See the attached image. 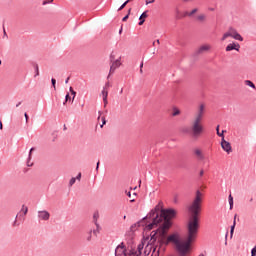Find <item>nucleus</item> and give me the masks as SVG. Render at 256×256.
Wrapping results in <instances>:
<instances>
[{
  "label": "nucleus",
  "instance_id": "79ce46f5",
  "mask_svg": "<svg viewBox=\"0 0 256 256\" xmlns=\"http://www.w3.org/2000/svg\"><path fill=\"white\" fill-rule=\"evenodd\" d=\"M103 103H104V107H107V103H109L107 101V94H105V96L103 97Z\"/></svg>",
  "mask_w": 256,
  "mask_h": 256
},
{
  "label": "nucleus",
  "instance_id": "680f3d73",
  "mask_svg": "<svg viewBox=\"0 0 256 256\" xmlns=\"http://www.w3.org/2000/svg\"><path fill=\"white\" fill-rule=\"evenodd\" d=\"M28 211H29V208L25 207V209H24V215H27Z\"/></svg>",
  "mask_w": 256,
  "mask_h": 256
},
{
  "label": "nucleus",
  "instance_id": "3c124183",
  "mask_svg": "<svg viewBox=\"0 0 256 256\" xmlns=\"http://www.w3.org/2000/svg\"><path fill=\"white\" fill-rule=\"evenodd\" d=\"M145 3L146 5H151V3H155V0H146Z\"/></svg>",
  "mask_w": 256,
  "mask_h": 256
},
{
  "label": "nucleus",
  "instance_id": "f8f14e48",
  "mask_svg": "<svg viewBox=\"0 0 256 256\" xmlns=\"http://www.w3.org/2000/svg\"><path fill=\"white\" fill-rule=\"evenodd\" d=\"M145 241H149V236H143L141 243L138 244V246H137V251H138L137 253L138 254H136L137 256L142 255L143 248L145 247Z\"/></svg>",
  "mask_w": 256,
  "mask_h": 256
},
{
  "label": "nucleus",
  "instance_id": "72a5a7b5",
  "mask_svg": "<svg viewBox=\"0 0 256 256\" xmlns=\"http://www.w3.org/2000/svg\"><path fill=\"white\" fill-rule=\"evenodd\" d=\"M202 117H203V115L198 114L197 117H196V119H195V121H194V123H201Z\"/></svg>",
  "mask_w": 256,
  "mask_h": 256
},
{
  "label": "nucleus",
  "instance_id": "473e14b6",
  "mask_svg": "<svg viewBox=\"0 0 256 256\" xmlns=\"http://www.w3.org/2000/svg\"><path fill=\"white\" fill-rule=\"evenodd\" d=\"M77 181V178H75V177H72L71 179H70V181H69V186L70 187H73V185H75V182Z\"/></svg>",
  "mask_w": 256,
  "mask_h": 256
},
{
  "label": "nucleus",
  "instance_id": "393cba45",
  "mask_svg": "<svg viewBox=\"0 0 256 256\" xmlns=\"http://www.w3.org/2000/svg\"><path fill=\"white\" fill-rule=\"evenodd\" d=\"M97 219H99V212H95L93 215L94 223H95L97 229H99V223L97 222Z\"/></svg>",
  "mask_w": 256,
  "mask_h": 256
},
{
  "label": "nucleus",
  "instance_id": "0e129e2a",
  "mask_svg": "<svg viewBox=\"0 0 256 256\" xmlns=\"http://www.w3.org/2000/svg\"><path fill=\"white\" fill-rule=\"evenodd\" d=\"M97 232H98V230H97V229L92 230V233H94V235H97Z\"/></svg>",
  "mask_w": 256,
  "mask_h": 256
},
{
  "label": "nucleus",
  "instance_id": "4c0bfd02",
  "mask_svg": "<svg viewBox=\"0 0 256 256\" xmlns=\"http://www.w3.org/2000/svg\"><path fill=\"white\" fill-rule=\"evenodd\" d=\"M71 100H73V98H71V95H70L69 93H67V94L65 95V103H67V102H69V101H71Z\"/></svg>",
  "mask_w": 256,
  "mask_h": 256
},
{
  "label": "nucleus",
  "instance_id": "774afa93",
  "mask_svg": "<svg viewBox=\"0 0 256 256\" xmlns=\"http://www.w3.org/2000/svg\"><path fill=\"white\" fill-rule=\"evenodd\" d=\"M154 256H159V250L156 251V254Z\"/></svg>",
  "mask_w": 256,
  "mask_h": 256
},
{
  "label": "nucleus",
  "instance_id": "13d9d810",
  "mask_svg": "<svg viewBox=\"0 0 256 256\" xmlns=\"http://www.w3.org/2000/svg\"><path fill=\"white\" fill-rule=\"evenodd\" d=\"M196 197H201V191L199 190L196 191Z\"/></svg>",
  "mask_w": 256,
  "mask_h": 256
},
{
  "label": "nucleus",
  "instance_id": "ea45409f",
  "mask_svg": "<svg viewBox=\"0 0 256 256\" xmlns=\"http://www.w3.org/2000/svg\"><path fill=\"white\" fill-rule=\"evenodd\" d=\"M195 155H197V157L203 158V154L201 153V150H199V149L195 150Z\"/></svg>",
  "mask_w": 256,
  "mask_h": 256
},
{
  "label": "nucleus",
  "instance_id": "1a4fd4ad",
  "mask_svg": "<svg viewBox=\"0 0 256 256\" xmlns=\"http://www.w3.org/2000/svg\"><path fill=\"white\" fill-rule=\"evenodd\" d=\"M221 147L223 149V151H225L226 153H232L233 152V148L231 147V143L229 141H226L225 138H222L221 140Z\"/></svg>",
  "mask_w": 256,
  "mask_h": 256
},
{
  "label": "nucleus",
  "instance_id": "a878e982",
  "mask_svg": "<svg viewBox=\"0 0 256 256\" xmlns=\"http://www.w3.org/2000/svg\"><path fill=\"white\" fill-rule=\"evenodd\" d=\"M164 243H165V240H163V238H161V239L158 240V244H159V248H158L159 255H161V247H163Z\"/></svg>",
  "mask_w": 256,
  "mask_h": 256
},
{
  "label": "nucleus",
  "instance_id": "423d86ee",
  "mask_svg": "<svg viewBox=\"0 0 256 256\" xmlns=\"http://www.w3.org/2000/svg\"><path fill=\"white\" fill-rule=\"evenodd\" d=\"M115 256H127V246H125V242H121L116 248L114 252Z\"/></svg>",
  "mask_w": 256,
  "mask_h": 256
},
{
  "label": "nucleus",
  "instance_id": "f03ea898",
  "mask_svg": "<svg viewBox=\"0 0 256 256\" xmlns=\"http://www.w3.org/2000/svg\"><path fill=\"white\" fill-rule=\"evenodd\" d=\"M189 212L192 214L188 224L195 225L199 227V213L201 211V197L196 196L191 206L188 208Z\"/></svg>",
  "mask_w": 256,
  "mask_h": 256
},
{
  "label": "nucleus",
  "instance_id": "0eeeda50",
  "mask_svg": "<svg viewBox=\"0 0 256 256\" xmlns=\"http://www.w3.org/2000/svg\"><path fill=\"white\" fill-rule=\"evenodd\" d=\"M157 235H159L158 228L153 230L150 235H148L150 240L148 241L146 247H149V245H155V243H157Z\"/></svg>",
  "mask_w": 256,
  "mask_h": 256
},
{
  "label": "nucleus",
  "instance_id": "a18cd8bd",
  "mask_svg": "<svg viewBox=\"0 0 256 256\" xmlns=\"http://www.w3.org/2000/svg\"><path fill=\"white\" fill-rule=\"evenodd\" d=\"M104 125H107V120L105 117H102V124L100 125L101 128H103Z\"/></svg>",
  "mask_w": 256,
  "mask_h": 256
},
{
  "label": "nucleus",
  "instance_id": "7c9ffc66",
  "mask_svg": "<svg viewBox=\"0 0 256 256\" xmlns=\"http://www.w3.org/2000/svg\"><path fill=\"white\" fill-rule=\"evenodd\" d=\"M51 83H52V87L54 89V91L57 90V80L55 78H51Z\"/></svg>",
  "mask_w": 256,
  "mask_h": 256
},
{
  "label": "nucleus",
  "instance_id": "338daca9",
  "mask_svg": "<svg viewBox=\"0 0 256 256\" xmlns=\"http://www.w3.org/2000/svg\"><path fill=\"white\" fill-rule=\"evenodd\" d=\"M127 15H128V16L131 15V8L128 10Z\"/></svg>",
  "mask_w": 256,
  "mask_h": 256
},
{
  "label": "nucleus",
  "instance_id": "c756f323",
  "mask_svg": "<svg viewBox=\"0 0 256 256\" xmlns=\"http://www.w3.org/2000/svg\"><path fill=\"white\" fill-rule=\"evenodd\" d=\"M34 71H35L34 77H39V65L34 64Z\"/></svg>",
  "mask_w": 256,
  "mask_h": 256
},
{
  "label": "nucleus",
  "instance_id": "a19ab883",
  "mask_svg": "<svg viewBox=\"0 0 256 256\" xmlns=\"http://www.w3.org/2000/svg\"><path fill=\"white\" fill-rule=\"evenodd\" d=\"M101 94H102V97H105V95H106V97H108L109 92H108V91H105V88H103Z\"/></svg>",
  "mask_w": 256,
  "mask_h": 256
},
{
  "label": "nucleus",
  "instance_id": "49530a36",
  "mask_svg": "<svg viewBox=\"0 0 256 256\" xmlns=\"http://www.w3.org/2000/svg\"><path fill=\"white\" fill-rule=\"evenodd\" d=\"M49 3H53V0H44L42 5H49Z\"/></svg>",
  "mask_w": 256,
  "mask_h": 256
},
{
  "label": "nucleus",
  "instance_id": "864d4df0",
  "mask_svg": "<svg viewBox=\"0 0 256 256\" xmlns=\"http://www.w3.org/2000/svg\"><path fill=\"white\" fill-rule=\"evenodd\" d=\"M229 235V230L226 231V234H225V245H227V237Z\"/></svg>",
  "mask_w": 256,
  "mask_h": 256
},
{
  "label": "nucleus",
  "instance_id": "e2e57ef3",
  "mask_svg": "<svg viewBox=\"0 0 256 256\" xmlns=\"http://www.w3.org/2000/svg\"><path fill=\"white\" fill-rule=\"evenodd\" d=\"M204 173H205V171L201 170L199 173L200 177H203Z\"/></svg>",
  "mask_w": 256,
  "mask_h": 256
},
{
  "label": "nucleus",
  "instance_id": "b1692460",
  "mask_svg": "<svg viewBox=\"0 0 256 256\" xmlns=\"http://www.w3.org/2000/svg\"><path fill=\"white\" fill-rule=\"evenodd\" d=\"M245 85H247V87H250L251 89H256L255 87V83H253V81L251 80H245Z\"/></svg>",
  "mask_w": 256,
  "mask_h": 256
},
{
  "label": "nucleus",
  "instance_id": "09e8293b",
  "mask_svg": "<svg viewBox=\"0 0 256 256\" xmlns=\"http://www.w3.org/2000/svg\"><path fill=\"white\" fill-rule=\"evenodd\" d=\"M26 123H29V114L27 112L24 113Z\"/></svg>",
  "mask_w": 256,
  "mask_h": 256
},
{
  "label": "nucleus",
  "instance_id": "7ed1b4c3",
  "mask_svg": "<svg viewBox=\"0 0 256 256\" xmlns=\"http://www.w3.org/2000/svg\"><path fill=\"white\" fill-rule=\"evenodd\" d=\"M177 217V210L174 208H162L160 210V215H158V219H161V223L163 220L171 221V219H175Z\"/></svg>",
  "mask_w": 256,
  "mask_h": 256
},
{
  "label": "nucleus",
  "instance_id": "9d476101",
  "mask_svg": "<svg viewBox=\"0 0 256 256\" xmlns=\"http://www.w3.org/2000/svg\"><path fill=\"white\" fill-rule=\"evenodd\" d=\"M51 214L47 210L38 211L39 221H49Z\"/></svg>",
  "mask_w": 256,
  "mask_h": 256
},
{
  "label": "nucleus",
  "instance_id": "603ef678",
  "mask_svg": "<svg viewBox=\"0 0 256 256\" xmlns=\"http://www.w3.org/2000/svg\"><path fill=\"white\" fill-rule=\"evenodd\" d=\"M205 19V15H199L198 16V21H203Z\"/></svg>",
  "mask_w": 256,
  "mask_h": 256
},
{
  "label": "nucleus",
  "instance_id": "8fccbe9b",
  "mask_svg": "<svg viewBox=\"0 0 256 256\" xmlns=\"http://www.w3.org/2000/svg\"><path fill=\"white\" fill-rule=\"evenodd\" d=\"M196 12H197V8H194V9L189 13V17H191L192 15H195Z\"/></svg>",
  "mask_w": 256,
  "mask_h": 256
},
{
  "label": "nucleus",
  "instance_id": "20e7f679",
  "mask_svg": "<svg viewBox=\"0 0 256 256\" xmlns=\"http://www.w3.org/2000/svg\"><path fill=\"white\" fill-rule=\"evenodd\" d=\"M163 223L158 227L159 236L165 237L167 235V231L173 227V221L171 220H163Z\"/></svg>",
  "mask_w": 256,
  "mask_h": 256
},
{
  "label": "nucleus",
  "instance_id": "6e6d98bb",
  "mask_svg": "<svg viewBox=\"0 0 256 256\" xmlns=\"http://www.w3.org/2000/svg\"><path fill=\"white\" fill-rule=\"evenodd\" d=\"M99 165H101V162H100V161H98V162L96 163V172L99 171Z\"/></svg>",
  "mask_w": 256,
  "mask_h": 256
},
{
  "label": "nucleus",
  "instance_id": "f257e3e1",
  "mask_svg": "<svg viewBox=\"0 0 256 256\" xmlns=\"http://www.w3.org/2000/svg\"><path fill=\"white\" fill-rule=\"evenodd\" d=\"M187 229H188V237L186 241L184 242L180 241L176 245V249L180 256H186L187 253H189L191 243H193V240L195 239V237H197V233H199V226L188 224Z\"/></svg>",
  "mask_w": 256,
  "mask_h": 256
},
{
  "label": "nucleus",
  "instance_id": "052dcab7",
  "mask_svg": "<svg viewBox=\"0 0 256 256\" xmlns=\"http://www.w3.org/2000/svg\"><path fill=\"white\" fill-rule=\"evenodd\" d=\"M169 243L171 242L169 241V238H167L166 241H164V245H169Z\"/></svg>",
  "mask_w": 256,
  "mask_h": 256
},
{
  "label": "nucleus",
  "instance_id": "bb28decb",
  "mask_svg": "<svg viewBox=\"0 0 256 256\" xmlns=\"http://www.w3.org/2000/svg\"><path fill=\"white\" fill-rule=\"evenodd\" d=\"M93 239V230H90L88 234H86V241L90 242Z\"/></svg>",
  "mask_w": 256,
  "mask_h": 256
},
{
  "label": "nucleus",
  "instance_id": "de8ad7c7",
  "mask_svg": "<svg viewBox=\"0 0 256 256\" xmlns=\"http://www.w3.org/2000/svg\"><path fill=\"white\" fill-rule=\"evenodd\" d=\"M71 95H72V102H73V101H75V97L77 95V92H75V90H74V91L71 92Z\"/></svg>",
  "mask_w": 256,
  "mask_h": 256
},
{
  "label": "nucleus",
  "instance_id": "39448f33",
  "mask_svg": "<svg viewBox=\"0 0 256 256\" xmlns=\"http://www.w3.org/2000/svg\"><path fill=\"white\" fill-rule=\"evenodd\" d=\"M159 223H161V218H159V215L157 214L151 223L144 226V231H152L154 227H158Z\"/></svg>",
  "mask_w": 256,
  "mask_h": 256
},
{
  "label": "nucleus",
  "instance_id": "aec40b11",
  "mask_svg": "<svg viewBox=\"0 0 256 256\" xmlns=\"http://www.w3.org/2000/svg\"><path fill=\"white\" fill-rule=\"evenodd\" d=\"M33 151H35V148L34 147L30 148L29 154H28V159H27V167H33V163H31V155H32Z\"/></svg>",
  "mask_w": 256,
  "mask_h": 256
},
{
  "label": "nucleus",
  "instance_id": "c9c22d12",
  "mask_svg": "<svg viewBox=\"0 0 256 256\" xmlns=\"http://www.w3.org/2000/svg\"><path fill=\"white\" fill-rule=\"evenodd\" d=\"M137 255H139V254H138V252L135 251L134 249H131V250L129 251V256H137Z\"/></svg>",
  "mask_w": 256,
  "mask_h": 256
},
{
  "label": "nucleus",
  "instance_id": "5fc2aeb1",
  "mask_svg": "<svg viewBox=\"0 0 256 256\" xmlns=\"http://www.w3.org/2000/svg\"><path fill=\"white\" fill-rule=\"evenodd\" d=\"M76 180L81 181V173H78L77 176L75 177Z\"/></svg>",
  "mask_w": 256,
  "mask_h": 256
},
{
  "label": "nucleus",
  "instance_id": "bf43d9fd",
  "mask_svg": "<svg viewBox=\"0 0 256 256\" xmlns=\"http://www.w3.org/2000/svg\"><path fill=\"white\" fill-rule=\"evenodd\" d=\"M182 132H183V133H189V128H184V129L182 130Z\"/></svg>",
  "mask_w": 256,
  "mask_h": 256
},
{
  "label": "nucleus",
  "instance_id": "69168bd1",
  "mask_svg": "<svg viewBox=\"0 0 256 256\" xmlns=\"http://www.w3.org/2000/svg\"><path fill=\"white\" fill-rule=\"evenodd\" d=\"M127 197H131V191L127 192Z\"/></svg>",
  "mask_w": 256,
  "mask_h": 256
},
{
  "label": "nucleus",
  "instance_id": "2eb2a0df",
  "mask_svg": "<svg viewBox=\"0 0 256 256\" xmlns=\"http://www.w3.org/2000/svg\"><path fill=\"white\" fill-rule=\"evenodd\" d=\"M239 49H241V45H239V43L233 42L230 43L226 46V51H239Z\"/></svg>",
  "mask_w": 256,
  "mask_h": 256
},
{
  "label": "nucleus",
  "instance_id": "4468645a",
  "mask_svg": "<svg viewBox=\"0 0 256 256\" xmlns=\"http://www.w3.org/2000/svg\"><path fill=\"white\" fill-rule=\"evenodd\" d=\"M167 238L170 243H174V245H176V246L178 245V243L181 242V239L179 238V234H177V233L171 234Z\"/></svg>",
  "mask_w": 256,
  "mask_h": 256
},
{
  "label": "nucleus",
  "instance_id": "cd10ccee",
  "mask_svg": "<svg viewBox=\"0 0 256 256\" xmlns=\"http://www.w3.org/2000/svg\"><path fill=\"white\" fill-rule=\"evenodd\" d=\"M228 203L230 205V211L233 209V195L228 196Z\"/></svg>",
  "mask_w": 256,
  "mask_h": 256
},
{
  "label": "nucleus",
  "instance_id": "f704fd0d",
  "mask_svg": "<svg viewBox=\"0 0 256 256\" xmlns=\"http://www.w3.org/2000/svg\"><path fill=\"white\" fill-rule=\"evenodd\" d=\"M205 110V105L201 104L199 108L198 115H203V111Z\"/></svg>",
  "mask_w": 256,
  "mask_h": 256
},
{
  "label": "nucleus",
  "instance_id": "5701e85b",
  "mask_svg": "<svg viewBox=\"0 0 256 256\" xmlns=\"http://www.w3.org/2000/svg\"><path fill=\"white\" fill-rule=\"evenodd\" d=\"M203 51H209V46L203 45L198 50H196L195 55H201Z\"/></svg>",
  "mask_w": 256,
  "mask_h": 256
},
{
  "label": "nucleus",
  "instance_id": "ddd939ff",
  "mask_svg": "<svg viewBox=\"0 0 256 256\" xmlns=\"http://www.w3.org/2000/svg\"><path fill=\"white\" fill-rule=\"evenodd\" d=\"M145 225H147V221L142 218L139 221H137L136 223L131 225L130 231H136L137 228L144 227Z\"/></svg>",
  "mask_w": 256,
  "mask_h": 256
},
{
  "label": "nucleus",
  "instance_id": "2f4dec72",
  "mask_svg": "<svg viewBox=\"0 0 256 256\" xmlns=\"http://www.w3.org/2000/svg\"><path fill=\"white\" fill-rule=\"evenodd\" d=\"M180 113H181V111L179 109L174 108L172 115H173V117H177V115H179Z\"/></svg>",
  "mask_w": 256,
  "mask_h": 256
},
{
  "label": "nucleus",
  "instance_id": "c03bdc74",
  "mask_svg": "<svg viewBox=\"0 0 256 256\" xmlns=\"http://www.w3.org/2000/svg\"><path fill=\"white\" fill-rule=\"evenodd\" d=\"M110 61L112 63H115V61H117V60H115V55L113 53L110 54Z\"/></svg>",
  "mask_w": 256,
  "mask_h": 256
},
{
  "label": "nucleus",
  "instance_id": "f3484780",
  "mask_svg": "<svg viewBox=\"0 0 256 256\" xmlns=\"http://www.w3.org/2000/svg\"><path fill=\"white\" fill-rule=\"evenodd\" d=\"M157 215H160V214H156V213L154 212V210L151 209V210L149 211V213H148L146 216L143 217V219H144V221H147V219H152V221H153V219H155V217H157Z\"/></svg>",
  "mask_w": 256,
  "mask_h": 256
},
{
  "label": "nucleus",
  "instance_id": "a211bd4d",
  "mask_svg": "<svg viewBox=\"0 0 256 256\" xmlns=\"http://www.w3.org/2000/svg\"><path fill=\"white\" fill-rule=\"evenodd\" d=\"M148 11H144L140 17H139V22H138V25H143L145 23V19H147L148 15H147Z\"/></svg>",
  "mask_w": 256,
  "mask_h": 256
},
{
  "label": "nucleus",
  "instance_id": "6e6552de",
  "mask_svg": "<svg viewBox=\"0 0 256 256\" xmlns=\"http://www.w3.org/2000/svg\"><path fill=\"white\" fill-rule=\"evenodd\" d=\"M194 137H197L203 133V126L200 123L194 122L192 126Z\"/></svg>",
  "mask_w": 256,
  "mask_h": 256
},
{
  "label": "nucleus",
  "instance_id": "e433bc0d",
  "mask_svg": "<svg viewBox=\"0 0 256 256\" xmlns=\"http://www.w3.org/2000/svg\"><path fill=\"white\" fill-rule=\"evenodd\" d=\"M227 37H231V31L224 33V35L222 37V41H225V39H227Z\"/></svg>",
  "mask_w": 256,
  "mask_h": 256
},
{
  "label": "nucleus",
  "instance_id": "c85d7f7f",
  "mask_svg": "<svg viewBox=\"0 0 256 256\" xmlns=\"http://www.w3.org/2000/svg\"><path fill=\"white\" fill-rule=\"evenodd\" d=\"M130 3V0H126L119 8L118 11H123V9H125V7H127V4Z\"/></svg>",
  "mask_w": 256,
  "mask_h": 256
},
{
  "label": "nucleus",
  "instance_id": "6ab92c4d",
  "mask_svg": "<svg viewBox=\"0 0 256 256\" xmlns=\"http://www.w3.org/2000/svg\"><path fill=\"white\" fill-rule=\"evenodd\" d=\"M237 214L234 216L233 224L230 226V237H233V233H235V225H237Z\"/></svg>",
  "mask_w": 256,
  "mask_h": 256
},
{
  "label": "nucleus",
  "instance_id": "9b49d317",
  "mask_svg": "<svg viewBox=\"0 0 256 256\" xmlns=\"http://www.w3.org/2000/svg\"><path fill=\"white\" fill-rule=\"evenodd\" d=\"M229 31H230V37H232V39H235L236 41H243V36H241V34L237 32V29L230 27Z\"/></svg>",
  "mask_w": 256,
  "mask_h": 256
},
{
  "label": "nucleus",
  "instance_id": "dca6fc26",
  "mask_svg": "<svg viewBox=\"0 0 256 256\" xmlns=\"http://www.w3.org/2000/svg\"><path fill=\"white\" fill-rule=\"evenodd\" d=\"M117 67H121V57H119L118 59H116V61H114V63H112V65L110 66V73H113V71H115Z\"/></svg>",
  "mask_w": 256,
  "mask_h": 256
},
{
  "label": "nucleus",
  "instance_id": "58836bf2",
  "mask_svg": "<svg viewBox=\"0 0 256 256\" xmlns=\"http://www.w3.org/2000/svg\"><path fill=\"white\" fill-rule=\"evenodd\" d=\"M150 247H152V253H155L159 246L156 243H154V245H150Z\"/></svg>",
  "mask_w": 256,
  "mask_h": 256
},
{
  "label": "nucleus",
  "instance_id": "4d7b16f0",
  "mask_svg": "<svg viewBox=\"0 0 256 256\" xmlns=\"http://www.w3.org/2000/svg\"><path fill=\"white\" fill-rule=\"evenodd\" d=\"M127 19H129V16L126 14V15L122 18V21L125 22V21H127Z\"/></svg>",
  "mask_w": 256,
  "mask_h": 256
},
{
  "label": "nucleus",
  "instance_id": "412c9836",
  "mask_svg": "<svg viewBox=\"0 0 256 256\" xmlns=\"http://www.w3.org/2000/svg\"><path fill=\"white\" fill-rule=\"evenodd\" d=\"M161 209L163 208V202L160 201L152 210L156 213L159 214V212L161 213Z\"/></svg>",
  "mask_w": 256,
  "mask_h": 256
},
{
  "label": "nucleus",
  "instance_id": "4be33fe9",
  "mask_svg": "<svg viewBox=\"0 0 256 256\" xmlns=\"http://www.w3.org/2000/svg\"><path fill=\"white\" fill-rule=\"evenodd\" d=\"M219 125H217L216 127V133L218 135V137H221V139H225V133L227 132V130H219Z\"/></svg>",
  "mask_w": 256,
  "mask_h": 256
},
{
  "label": "nucleus",
  "instance_id": "37998d69",
  "mask_svg": "<svg viewBox=\"0 0 256 256\" xmlns=\"http://www.w3.org/2000/svg\"><path fill=\"white\" fill-rule=\"evenodd\" d=\"M251 256H256V245L251 249Z\"/></svg>",
  "mask_w": 256,
  "mask_h": 256
}]
</instances>
